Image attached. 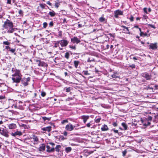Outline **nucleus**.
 <instances>
[{
	"mask_svg": "<svg viewBox=\"0 0 158 158\" xmlns=\"http://www.w3.org/2000/svg\"><path fill=\"white\" fill-rule=\"evenodd\" d=\"M12 76V79L13 82L18 83L21 81L22 75L19 70L16 69L14 71Z\"/></svg>",
	"mask_w": 158,
	"mask_h": 158,
	"instance_id": "nucleus-1",
	"label": "nucleus"
},
{
	"mask_svg": "<svg viewBox=\"0 0 158 158\" xmlns=\"http://www.w3.org/2000/svg\"><path fill=\"white\" fill-rule=\"evenodd\" d=\"M3 27L6 28H7L8 27L9 28L13 27V23L8 19L5 21L3 25Z\"/></svg>",
	"mask_w": 158,
	"mask_h": 158,
	"instance_id": "nucleus-2",
	"label": "nucleus"
},
{
	"mask_svg": "<svg viewBox=\"0 0 158 158\" xmlns=\"http://www.w3.org/2000/svg\"><path fill=\"white\" fill-rule=\"evenodd\" d=\"M30 78L28 77L27 78H23L21 79V81L22 84L24 86H26L28 85V82L30 80Z\"/></svg>",
	"mask_w": 158,
	"mask_h": 158,
	"instance_id": "nucleus-3",
	"label": "nucleus"
},
{
	"mask_svg": "<svg viewBox=\"0 0 158 158\" xmlns=\"http://www.w3.org/2000/svg\"><path fill=\"white\" fill-rule=\"evenodd\" d=\"M35 61L37 63L38 65L39 66H42L45 67H46L47 66L46 63L40 60H35Z\"/></svg>",
	"mask_w": 158,
	"mask_h": 158,
	"instance_id": "nucleus-4",
	"label": "nucleus"
},
{
	"mask_svg": "<svg viewBox=\"0 0 158 158\" xmlns=\"http://www.w3.org/2000/svg\"><path fill=\"white\" fill-rule=\"evenodd\" d=\"M75 127V126H74L72 124L69 123L66 125L65 127V129L68 131H71L74 129V128Z\"/></svg>",
	"mask_w": 158,
	"mask_h": 158,
	"instance_id": "nucleus-5",
	"label": "nucleus"
},
{
	"mask_svg": "<svg viewBox=\"0 0 158 158\" xmlns=\"http://www.w3.org/2000/svg\"><path fill=\"white\" fill-rule=\"evenodd\" d=\"M71 41L73 44H78L81 41L78 39L77 37L74 36L71 39Z\"/></svg>",
	"mask_w": 158,
	"mask_h": 158,
	"instance_id": "nucleus-6",
	"label": "nucleus"
},
{
	"mask_svg": "<svg viewBox=\"0 0 158 158\" xmlns=\"http://www.w3.org/2000/svg\"><path fill=\"white\" fill-rule=\"evenodd\" d=\"M8 132L6 130L3 129L1 130V131L0 132V134L6 137H8L9 135L8 134Z\"/></svg>",
	"mask_w": 158,
	"mask_h": 158,
	"instance_id": "nucleus-7",
	"label": "nucleus"
},
{
	"mask_svg": "<svg viewBox=\"0 0 158 158\" xmlns=\"http://www.w3.org/2000/svg\"><path fill=\"white\" fill-rule=\"evenodd\" d=\"M60 44L62 47L66 46L68 44V42L66 40H62L59 41Z\"/></svg>",
	"mask_w": 158,
	"mask_h": 158,
	"instance_id": "nucleus-8",
	"label": "nucleus"
},
{
	"mask_svg": "<svg viewBox=\"0 0 158 158\" xmlns=\"http://www.w3.org/2000/svg\"><path fill=\"white\" fill-rule=\"evenodd\" d=\"M30 138L31 139H32L34 141V144H37L38 143L39 141V139L35 135H32L30 137Z\"/></svg>",
	"mask_w": 158,
	"mask_h": 158,
	"instance_id": "nucleus-9",
	"label": "nucleus"
},
{
	"mask_svg": "<svg viewBox=\"0 0 158 158\" xmlns=\"http://www.w3.org/2000/svg\"><path fill=\"white\" fill-rule=\"evenodd\" d=\"M123 12L120 10H117L114 11V17L116 18L118 17V15H122Z\"/></svg>",
	"mask_w": 158,
	"mask_h": 158,
	"instance_id": "nucleus-10",
	"label": "nucleus"
},
{
	"mask_svg": "<svg viewBox=\"0 0 158 158\" xmlns=\"http://www.w3.org/2000/svg\"><path fill=\"white\" fill-rule=\"evenodd\" d=\"M22 135V133L20 131H17L14 133H12L11 135L14 137H15L16 136H21Z\"/></svg>",
	"mask_w": 158,
	"mask_h": 158,
	"instance_id": "nucleus-11",
	"label": "nucleus"
},
{
	"mask_svg": "<svg viewBox=\"0 0 158 158\" xmlns=\"http://www.w3.org/2000/svg\"><path fill=\"white\" fill-rule=\"evenodd\" d=\"M157 44H151L149 45V48L153 50L156 49L157 48Z\"/></svg>",
	"mask_w": 158,
	"mask_h": 158,
	"instance_id": "nucleus-12",
	"label": "nucleus"
},
{
	"mask_svg": "<svg viewBox=\"0 0 158 158\" xmlns=\"http://www.w3.org/2000/svg\"><path fill=\"white\" fill-rule=\"evenodd\" d=\"M47 151L49 152H53L55 150V148H54L53 147L51 148L49 145L47 146Z\"/></svg>",
	"mask_w": 158,
	"mask_h": 158,
	"instance_id": "nucleus-13",
	"label": "nucleus"
},
{
	"mask_svg": "<svg viewBox=\"0 0 158 158\" xmlns=\"http://www.w3.org/2000/svg\"><path fill=\"white\" fill-rule=\"evenodd\" d=\"M124 29H123V31H124V32L127 34H129L130 32L129 30L128 29V28L126 27V26L122 25L121 26Z\"/></svg>",
	"mask_w": 158,
	"mask_h": 158,
	"instance_id": "nucleus-14",
	"label": "nucleus"
},
{
	"mask_svg": "<svg viewBox=\"0 0 158 158\" xmlns=\"http://www.w3.org/2000/svg\"><path fill=\"white\" fill-rule=\"evenodd\" d=\"M16 124L14 123H11L8 125L9 128L10 129H14L16 128Z\"/></svg>",
	"mask_w": 158,
	"mask_h": 158,
	"instance_id": "nucleus-15",
	"label": "nucleus"
},
{
	"mask_svg": "<svg viewBox=\"0 0 158 158\" xmlns=\"http://www.w3.org/2000/svg\"><path fill=\"white\" fill-rule=\"evenodd\" d=\"M45 146L44 144H41L39 148V150L40 151H43L45 150Z\"/></svg>",
	"mask_w": 158,
	"mask_h": 158,
	"instance_id": "nucleus-16",
	"label": "nucleus"
},
{
	"mask_svg": "<svg viewBox=\"0 0 158 158\" xmlns=\"http://www.w3.org/2000/svg\"><path fill=\"white\" fill-rule=\"evenodd\" d=\"M142 76L145 78L147 80H150L151 78V76L147 73H143Z\"/></svg>",
	"mask_w": 158,
	"mask_h": 158,
	"instance_id": "nucleus-17",
	"label": "nucleus"
},
{
	"mask_svg": "<svg viewBox=\"0 0 158 158\" xmlns=\"http://www.w3.org/2000/svg\"><path fill=\"white\" fill-rule=\"evenodd\" d=\"M109 129L107 125L104 124L101 128L102 131H106L108 130Z\"/></svg>",
	"mask_w": 158,
	"mask_h": 158,
	"instance_id": "nucleus-18",
	"label": "nucleus"
},
{
	"mask_svg": "<svg viewBox=\"0 0 158 158\" xmlns=\"http://www.w3.org/2000/svg\"><path fill=\"white\" fill-rule=\"evenodd\" d=\"M51 129V127L50 126L47 127L42 128V130L45 131H50Z\"/></svg>",
	"mask_w": 158,
	"mask_h": 158,
	"instance_id": "nucleus-19",
	"label": "nucleus"
},
{
	"mask_svg": "<svg viewBox=\"0 0 158 158\" xmlns=\"http://www.w3.org/2000/svg\"><path fill=\"white\" fill-rule=\"evenodd\" d=\"M89 116H83L81 118L83 119L84 123H85L87 119L89 118Z\"/></svg>",
	"mask_w": 158,
	"mask_h": 158,
	"instance_id": "nucleus-20",
	"label": "nucleus"
},
{
	"mask_svg": "<svg viewBox=\"0 0 158 158\" xmlns=\"http://www.w3.org/2000/svg\"><path fill=\"white\" fill-rule=\"evenodd\" d=\"M60 2L59 0H56L55 2V6L56 8L59 7Z\"/></svg>",
	"mask_w": 158,
	"mask_h": 158,
	"instance_id": "nucleus-21",
	"label": "nucleus"
},
{
	"mask_svg": "<svg viewBox=\"0 0 158 158\" xmlns=\"http://www.w3.org/2000/svg\"><path fill=\"white\" fill-rule=\"evenodd\" d=\"M99 21L100 22H106L105 18H104L103 16H102L101 17L99 18Z\"/></svg>",
	"mask_w": 158,
	"mask_h": 158,
	"instance_id": "nucleus-22",
	"label": "nucleus"
},
{
	"mask_svg": "<svg viewBox=\"0 0 158 158\" xmlns=\"http://www.w3.org/2000/svg\"><path fill=\"white\" fill-rule=\"evenodd\" d=\"M61 148V146L59 145H57L56 146L55 149H56V151L57 152H59L60 150V149Z\"/></svg>",
	"mask_w": 158,
	"mask_h": 158,
	"instance_id": "nucleus-23",
	"label": "nucleus"
},
{
	"mask_svg": "<svg viewBox=\"0 0 158 158\" xmlns=\"http://www.w3.org/2000/svg\"><path fill=\"white\" fill-rule=\"evenodd\" d=\"M12 27L11 28H9V29L8 30L7 32L10 33H12L15 31V29Z\"/></svg>",
	"mask_w": 158,
	"mask_h": 158,
	"instance_id": "nucleus-24",
	"label": "nucleus"
},
{
	"mask_svg": "<svg viewBox=\"0 0 158 158\" xmlns=\"http://www.w3.org/2000/svg\"><path fill=\"white\" fill-rule=\"evenodd\" d=\"M79 62L78 61L75 60L74 61V64L75 67L76 68H77L78 65L79 64Z\"/></svg>",
	"mask_w": 158,
	"mask_h": 158,
	"instance_id": "nucleus-25",
	"label": "nucleus"
},
{
	"mask_svg": "<svg viewBox=\"0 0 158 158\" xmlns=\"http://www.w3.org/2000/svg\"><path fill=\"white\" fill-rule=\"evenodd\" d=\"M72 150V148L71 147H68L65 148V151L67 152H70Z\"/></svg>",
	"mask_w": 158,
	"mask_h": 158,
	"instance_id": "nucleus-26",
	"label": "nucleus"
},
{
	"mask_svg": "<svg viewBox=\"0 0 158 158\" xmlns=\"http://www.w3.org/2000/svg\"><path fill=\"white\" fill-rule=\"evenodd\" d=\"M49 14L51 16L53 17L55 15V13L54 11H52L49 12Z\"/></svg>",
	"mask_w": 158,
	"mask_h": 158,
	"instance_id": "nucleus-27",
	"label": "nucleus"
},
{
	"mask_svg": "<svg viewBox=\"0 0 158 158\" xmlns=\"http://www.w3.org/2000/svg\"><path fill=\"white\" fill-rule=\"evenodd\" d=\"M60 43L59 41H57L54 44V47L55 48H57L59 46V44Z\"/></svg>",
	"mask_w": 158,
	"mask_h": 158,
	"instance_id": "nucleus-28",
	"label": "nucleus"
},
{
	"mask_svg": "<svg viewBox=\"0 0 158 158\" xmlns=\"http://www.w3.org/2000/svg\"><path fill=\"white\" fill-rule=\"evenodd\" d=\"M122 125L124 127V130H126L127 129V126L125 123H122Z\"/></svg>",
	"mask_w": 158,
	"mask_h": 158,
	"instance_id": "nucleus-29",
	"label": "nucleus"
},
{
	"mask_svg": "<svg viewBox=\"0 0 158 158\" xmlns=\"http://www.w3.org/2000/svg\"><path fill=\"white\" fill-rule=\"evenodd\" d=\"M40 6L42 9H44L45 6H47L45 4H43L41 3L40 4Z\"/></svg>",
	"mask_w": 158,
	"mask_h": 158,
	"instance_id": "nucleus-30",
	"label": "nucleus"
},
{
	"mask_svg": "<svg viewBox=\"0 0 158 158\" xmlns=\"http://www.w3.org/2000/svg\"><path fill=\"white\" fill-rule=\"evenodd\" d=\"M44 121H46L47 120L48 121H49L50 120V118H47L46 117H42Z\"/></svg>",
	"mask_w": 158,
	"mask_h": 158,
	"instance_id": "nucleus-31",
	"label": "nucleus"
},
{
	"mask_svg": "<svg viewBox=\"0 0 158 158\" xmlns=\"http://www.w3.org/2000/svg\"><path fill=\"white\" fill-rule=\"evenodd\" d=\"M69 53L67 52L65 53V57L67 59H68L69 58Z\"/></svg>",
	"mask_w": 158,
	"mask_h": 158,
	"instance_id": "nucleus-32",
	"label": "nucleus"
},
{
	"mask_svg": "<svg viewBox=\"0 0 158 158\" xmlns=\"http://www.w3.org/2000/svg\"><path fill=\"white\" fill-rule=\"evenodd\" d=\"M88 62H90L92 61H94V58H89L87 60Z\"/></svg>",
	"mask_w": 158,
	"mask_h": 158,
	"instance_id": "nucleus-33",
	"label": "nucleus"
},
{
	"mask_svg": "<svg viewBox=\"0 0 158 158\" xmlns=\"http://www.w3.org/2000/svg\"><path fill=\"white\" fill-rule=\"evenodd\" d=\"M101 119V118H96L95 120V122L96 123H98L100 122Z\"/></svg>",
	"mask_w": 158,
	"mask_h": 158,
	"instance_id": "nucleus-34",
	"label": "nucleus"
},
{
	"mask_svg": "<svg viewBox=\"0 0 158 158\" xmlns=\"http://www.w3.org/2000/svg\"><path fill=\"white\" fill-rule=\"evenodd\" d=\"M12 53H14V54L15 55H16V53H15V49H10L9 50Z\"/></svg>",
	"mask_w": 158,
	"mask_h": 158,
	"instance_id": "nucleus-35",
	"label": "nucleus"
},
{
	"mask_svg": "<svg viewBox=\"0 0 158 158\" xmlns=\"http://www.w3.org/2000/svg\"><path fill=\"white\" fill-rule=\"evenodd\" d=\"M3 44L6 45H9L10 44V43L9 42L6 41H4L3 42Z\"/></svg>",
	"mask_w": 158,
	"mask_h": 158,
	"instance_id": "nucleus-36",
	"label": "nucleus"
},
{
	"mask_svg": "<svg viewBox=\"0 0 158 158\" xmlns=\"http://www.w3.org/2000/svg\"><path fill=\"white\" fill-rule=\"evenodd\" d=\"M83 73L85 75H89V74L88 73V72L87 71H84L83 72Z\"/></svg>",
	"mask_w": 158,
	"mask_h": 158,
	"instance_id": "nucleus-37",
	"label": "nucleus"
},
{
	"mask_svg": "<svg viewBox=\"0 0 158 158\" xmlns=\"http://www.w3.org/2000/svg\"><path fill=\"white\" fill-rule=\"evenodd\" d=\"M68 120H67V119H66V120H63V121H62L61 122V123L62 124H64V123H68Z\"/></svg>",
	"mask_w": 158,
	"mask_h": 158,
	"instance_id": "nucleus-38",
	"label": "nucleus"
},
{
	"mask_svg": "<svg viewBox=\"0 0 158 158\" xmlns=\"http://www.w3.org/2000/svg\"><path fill=\"white\" fill-rule=\"evenodd\" d=\"M58 35L60 37H62V31H60L58 32Z\"/></svg>",
	"mask_w": 158,
	"mask_h": 158,
	"instance_id": "nucleus-39",
	"label": "nucleus"
},
{
	"mask_svg": "<svg viewBox=\"0 0 158 158\" xmlns=\"http://www.w3.org/2000/svg\"><path fill=\"white\" fill-rule=\"evenodd\" d=\"M140 36H142L143 35L144 36H146L147 35V34L144 33L143 32H141L140 33Z\"/></svg>",
	"mask_w": 158,
	"mask_h": 158,
	"instance_id": "nucleus-40",
	"label": "nucleus"
},
{
	"mask_svg": "<svg viewBox=\"0 0 158 158\" xmlns=\"http://www.w3.org/2000/svg\"><path fill=\"white\" fill-rule=\"evenodd\" d=\"M150 124H151V123L150 122H147V123H143V125L144 126H148Z\"/></svg>",
	"mask_w": 158,
	"mask_h": 158,
	"instance_id": "nucleus-41",
	"label": "nucleus"
},
{
	"mask_svg": "<svg viewBox=\"0 0 158 158\" xmlns=\"http://www.w3.org/2000/svg\"><path fill=\"white\" fill-rule=\"evenodd\" d=\"M152 117L148 115V119L149 120H150V121L152 120Z\"/></svg>",
	"mask_w": 158,
	"mask_h": 158,
	"instance_id": "nucleus-42",
	"label": "nucleus"
},
{
	"mask_svg": "<svg viewBox=\"0 0 158 158\" xmlns=\"http://www.w3.org/2000/svg\"><path fill=\"white\" fill-rule=\"evenodd\" d=\"M91 122H90L89 123H88L86 124V126L87 127H90V126L92 125V123H91Z\"/></svg>",
	"mask_w": 158,
	"mask_h": 158,
	"instance_id": "nucleus-43",
	"label": "nucleus"
},
{
	"mask_svg": "<svg viewBox=\"0 0 158 158\" xmlns=\"http://www.w3.org/2000/svg\"><path fill=\"white\" fill-rule=\"evenodd\" d=\"M48 25V24L46 22H44L43 23V27L44 28H46Z\"/></svg>",
	"mask_w": 158,
	"mask_h": 158,
	"instance_id": "nucleus-44",
	"label": "nucleus"
},
{
	"mask_svg": "<svg viewBox=\"0 0 158 158\" xmlns=\"http://www.w3.org/2000/svg\"><path fill=\"white\" fill-rule=\"evenodd\" d=\"M127 152V151L126 150H125L124 151H123V156H125L126 155V154Z\"/></svg>",
	"mask_w": 158,
	"mask_h": 158,
	"instance_id": "nucleus-45",
	"label": "nucleus"
},
{
	"mask_svg": "<svg viewBox=\"0 0 158 158\" xmlns=\"http://www.w3.org/2000/svg\"><path fill=\"white\" fill-rule=\"evenodd\" d=\"M65 90L66 92H69L70 91V87L66 88Z\"/></svg>",
	"mask_w": 158,
	"mask_h": 158,
	"instance_id": "nucleus-46",
	"label": "nucleus"
},
{
	"mask_svg": "<svg viewBox=\"0 0 158 158\" xmlns=\"http://www.w3.org/2000/svg\"><path fill=\"white\" fill-rule=\"evenodd\" d=\"M129 67L132 68H135V64H132L131 65H129Z\"/></svg>",
	"mask_w": 158,
	"mask_h": 158,
	"instance_id": "nucleus-47",
	"label": "nucleus"
},
{
	"mask_svg": "<svg viewBox=\"0 0 158 158\" xmlns=\"http://www.w3.org/2000/svg\"><path fill=\"white\" fill-rule=\"evenodd\" d=\"M41 95L42 97H44L46 95V93L45 92H42Z\"/></svg>",
	"mask_w": 158,
	"mask_h": 158,
	"instance_id": "nucleus-48",
	"label": "nucleus"
},
{
	"mask_svg": "<svg viewBox=\"0 0 158 158\" xmlns=\"http://www.w3.org/2000/svg\"><path fill=\"white\" fill-rule=\"evenodd\" d=\"M148 25L151 27H152V28H155V26L154 25H152V24H149Z\"/></svg>",
	"mask_w": 158,
	"mask_h": 158,
	"instance_id": "nucleus-49",
	"label": "nucleus"
},
{
	"mask_svg": "<svg viewBox=\"0 0 158 158\" xmlns=\"http://www.w3.org/2000/svg\"><path fill=\"white\" fill-rule=\"evenodd\" d=\"M143 11L145 12V13L147 14V8H143Z\"/></svg>",
	"mask_w": 158,
	"mask_h": 158,
	"instance_id": "nucleus-50",
	"label": "nucleus"
},
{
	"mask_svg": "<svg viewBox=\"0 0 158 158\" xmlns=\"http://www.w3.org/2000/svg\"><path fill=\"white\" fill-rule=\"evenodd\" d=\"M112 131H113L115 133H118V130H115L114 129H113L112 130Z\"/></svg>",
	"mask_w": 158,
	"mask_h": 158,
	"instance_id": "nucleus-51",
	"label": "nucleus"
},
{
	"mask_svg": "<svg viewBox=\"0 0 158 158\" xmlns=\"http://www.w3.org/2000/svg\"><path fill=\"white\" fill-rule=\"evenodd\" d=\"M69 47L73 49H76V47L75 46H69Z\"/></svg>",
	"mask_w": 158,
	"mask_h": 158,
	"instance_id": "nucleus-52",
	"label": "nucleus"
},
{
	"mask_svg": "<svg viewBox=\"0 0 158 158\" xmlns=\"http://www.w3.org/2000/svg\"><path fill=\"white\" fill-rule=\"evenodd\" d=\"M11 0H7V4H11Z\"/></svg>",
	"mask_w": 158,
	"mask_h": 158,
	"instance_id": "nucleus-53",
	"label": "nucleus"
},
{
	"mask_svg": "<svg viewBox=\"0 0 158 158\" xmlns=\"http://www.w3.org/2000/svg\"><path fill=\"white\" fill-rule=\"evenodd\" d=\"M130 20L131 21H133L134 20V17L132 16H131Z\"/></svg>",
	"mask_w": 158,
	"mask_h": 158,
	"instance_id": "nucleus-54",
	"label": "nucleus"
},
{
	"mask_svg": "<svg viewBox=\"0 0 158 158\" xmlns=\"http://www.w3.org/2000/svg\"><path fill=\"white\" fill-rule=\"evenodd\" d=\"M23 12L22 11V10H19V14L20 15H21L23 14Z\"/></svg>",
	"mask_w": 158,
	"mask_h": 158,
	"instance_id": "nucleus-55",
	"label": "nucleus"
},
{
	"mask_svg": "<svg viewBox=\"0 0 158 158\" xmlns=\"http://www.w3.org/2000/svg\"><path fill=\"white\" fill-rule=\"evenodd\" d=\"M63 134L65 136H67V133L66 131H64L63 133Z\"/></svg>",
	"mask_w": 158,
	"mask_h": 158,
	"instance_id": "nucleus-56",
	"label": "nucleus"
},
{
	"mask_svg": "<svg viewBox=\"0 0 158 158\" xmlns=\"http://www.w3.org/2000/svg\"><path fill=\"white\" fill-rule=\"evenodd\" d=\"M49 25L51 26H52L53 25V23L52 22H51L50 23Z\"/></svg>",
	"mask_w": 158,
	"mask_h": 158,
	"instance_id": "nucleus-57",
	"label": "nucleus"
},
{
	"mask_svg": "<svg viewBox=\"0 0 158 158\" xmlns=\"http://www.w3.org/2000/svg\"><path fill=\"white\" fill-rule=\"evenodd\" d=\"M111 76L113 78H117L118 77L117 76H116L115 74H113Z\"/></svg>",
	"mask_w": 158,
	"mask_h": 158,
	"instance_id": "nucleus-58",
	"label": "nucleus"
},
{
	"mask_svg": "<svg viewBox=\"0 0 158 158\" xmlns=\"http://www.w3.org/2000/svg\"><path fill=\"white\" fill-rule=\"evenodd\" d=\"M113 125L114 127H116L117 126V123L115 122L113 124Z\"/></svg>",
	"mask_w": 158,
	"mask_h": 158,
	"instance_id": "nucleus-59",
	"label": "nucleus"
},
{
	"mask_svg": "<svg viewBox=\"0 0 158 158\" xmlns=\"http://www.w3.org/2000/svg\"><path fill=\"white\" fill-rule=\"evenodd\" d=\"M10 48H10L9 46H6V49H9L10 50Z\"/></svg>",
	"mask_w": 158,
	"mask_h": 158,
	"instance_id": "nucleus-60",
	"label": "nucleus"
},
{
	"mask_svg": "<svg viewBox=\"0 0 158 158\" xmlns=\"http://www.w3.org/2000/svg\"><path fill=\"white\" fill-rule=\"evenodd\" d=\"M4 97L3 96H0V100L4 98Z\"/></svg>",
	"mask_w": 158,
	"mask_h": 158,
	"instance_id": "nucleus-61",
	"label": "nucleus"
},
{
	"mask_svg": "<svg viewBox=\"0 0 158 158\" xmlns=\"http://www.w3.org/2000/svg\"><path fill=\"white\" fill-rule=\"evenodd\" d=\"M47 3L49 5H50V6H51V3H50V2H49V1L47 2Z\"/></svg>",
	"mask_w": 158,
	"mask_h": 158,
	"instance_id": "nucleus-62",
	"label": "nucleus"
},
{
	"mask_svg": "<svg viewBox=\"0 0 158 158\" xmlns=\"http://www.w3.org/2000/svg\"><path fill=\"white\" fill-rule=\"evenodd\" d=\"M50 144H51L52 146H54L55 145L54 143H50Z\"/></svg>",
	"mask_w": 158,
	"mask_h": 158,
	"instance_id": "nucleus-63",
	"label": "nucleus"
},
{
	"mask_svg": "<svg viewBox=\"0 0 158 158\" xmlns=\"http://www.w3.org/2000/svg\"><path fill=\"white\" fill-rule=\"evenodd\" d=\"M154 117H155V118H158V115H155L154 116Z\"/></svg>",
	"mask_w": 158,
	"mask_h": 158,
	"instance_id": "nucleus-64",
	"label": "nucleus"
}]
</instances>
